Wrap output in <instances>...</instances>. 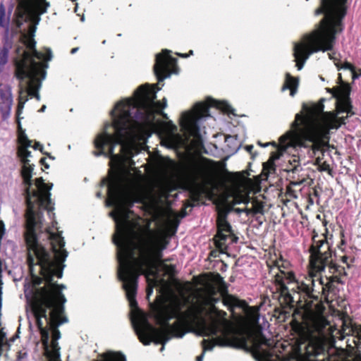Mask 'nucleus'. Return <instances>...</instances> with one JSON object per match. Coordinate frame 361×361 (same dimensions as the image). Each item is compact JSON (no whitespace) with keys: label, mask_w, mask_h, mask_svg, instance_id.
I'll list each match as a JSON object with an SVG mask.
<instances>
[{"label":"nucleus","mask_w":361,"mask_h":361,"mask_svg":"<svg viewBox=\"0 0 361 361\" xmlns=\"http://www.w3.org/2000/svg\"><path fill=\"white\" fill-rule=\"evenodd\" d=\"M137 154L95 153L96 156L104 154L111 159L109 177L103 183L108 185L106 205L114 207L109 215L116 222L113 240L117 246L118 276L132 308L137 306L135 295L141 274L146 276L149 296L158 283L151 269L157 265L169 274L174 270L173 266L164 264L161 260V252L169 244L166 235L152 230L149 222L133 215L128 209L136 201L143 178L141 171L133 166L132 158Z\"/></svg>","instance_id":"nucleus-1"},{"label":"nucleus","mask_w":361,"mask_h":361,"mask_svg":"<svg viewBox=\"0 0 361 361\" xmlns=\"http://www.w3.org/2000/svg\"><path fill=\"white\" fill-rule=\"evenodd\" d=\"M66 257H27L32 278V288L25 285L27 299L26 312L32 329L35 321L45 351L44 361H61L58 341L61 333L59 326L68 322L63 304L66 300L61 293L65 286L56 284L55 279L63 275Z\"/></svg>","instance_id":"nucleus-2"},{"label":"nucleus","mask_w":361,"mask_h":361,"mask_svg":"<svg viewBox=\"0 0 361 361\" xmlns=\"http://www.w3.org/2000/svg\"><path fill=\"white\" fill-rule=\"evenodd\" d=\"M327 91L336 99V111H324V106L320 102L310 107L303 106L304 115L298 114L293 123L295 130H290L279 140L278 151L273 154L271 159H279L286 152H295L298 147H307L306 142H312L311 148L314 154L326 147L331 130H338L345 123V118L353 115L350 102V87L348 84L327 89Z\"/></svg>","instance_id":"nucleus-3"},{"label":"nucleus","mask_w":361,"mask_h":361,"mask_svg":"<svg viewBox=\"0 0 361 361\" xmlns=\"http://www.w3.org/2000/svg\"><path fill=\"white\" fill-rule=\"evenodd\" d=\"M197 311L194 302H190L183 297H173L167 302H161L154 310V317L161 325L160 329L153 327L142 314H139L133 321L134 327L144 345H149L151 342L161 343L160 351L162 352L164 345L171 337L182 338L190 331L197 335L216 333L215 329L218 328V323L207 326Z\"/></svg>","instance_id":"nucleus-4"},{"label":"nucleus","mask_w":361,"mask_h":361,"mask_svg":"<svg viewBox=\"0 0 361 361\" xmlns=\"http://www.w3.org/2000/svg\"><path fill=\"white\" fill-rule=\"evenodd\" d=\"M214 291L211 289L204 293H197L194 301V306L197 307L198 315L204 320L207 326H210L214 322L221 324L216 328V333L202 335V336L214 337L211 340L204 339L202 341L203 353L197 357L196 361H203L204 352L212 350L216 345L245 348L248 343L259 361H269L271 354L269 350L264 349L263 346H270L271 343L269 340L264 337L260 330L249 326L245 329L244 334L238 337L226 319L211 317L209 322L206 321L205 317L214 313L216 310L215 303L218 301V299L214 297Z\"/></svg>","instance_id":"nucleus-5"},{"label":"nucleus","mask_w":361,"mask_h":361,"mask_svg":"<svg viewBox=\"0 0 361 361\" xmlns=\"http://www.w3.org/2000/svg\"><path fill=\"white\" fill-rule=\"evenodd\" d=\"M347 0H322L321 7L316 15L324 13L319 27L305 35L300 42L294 45L293 55L296 67L300 71L310 56L319 51L331 50L336 42V34L342 32V19L346 13Z\"/></svg>","instance_id":"nucleus-6"},{"label":"nucleus","mask_w":361,"mask_h":361,"mask_svg":"<svg viewBox=\"0 0 361 361\" xmlns=\"http://www.w3.org/2000/svg\"><path fill=\"white\" fill-rule=\"evenodd\" d=\"M311 270L309 276L304 280H296L294 274L290 271H285L282 262H276L274 269L278 270L274 274V281L278 286L277 290L285 298L286 302L290 304L294 302L291 292L304 293L309 297H313V292L324 290L323 282L319 272L323 271L331 262L332 256L330 245L326 239L315 240L310 248Z\"/></svg>","instance_id":"nucleus-7"},{"label":"nucleus","mask_w":361,"mask_h":361,"mask_svg":"<svg viewBox=\"0 0 361 361\" xmlns=\"http://www.w3.org/2000/svg\"><path fill=\"white\" fill-rule=\"evenodd\" d=\"M26 45L31 53L25 51L23 59L16 63L15 76L18 83V104L17 113L19 116L24 109L28 97L40 99L39 90L41 80L45 78L44 63L43 61L51 59V51L47 54L38 52L35 49L36 42L32 36L26 39Z\"/></svg>","instance_id":"nucleus-8"},{"label":"nucleus","mask_w":361,"mask_h":361,"mask_svg":"<svg viewBox=\"0 0 361 361\" xmlns=\"http://www.w3.org/2000/svg\"><path fill=\"white\" fill-rule=\"evenodd\" d=\"M304 325L309 334L308 344L305 353L308 356L320 354L324 350V343L331 334V327L326 317L319 312H309L304 316Z\"/></svg>","instance_id":"nucleus-9"},{"label":"nucleus","mask_w":361,"mask_h":361,"mask_svg":"<svg viewBox=\"0 0 361 361\" xmlns=\"http://www.w3.org/2000/svg\"><path fill=\"white\" fill-rule=\"evenodd\" d=\"M215 165L213 161L202 158L193 161L188 169V177L201 188L213 185Z\"/></svg>","instance_id":"nucleus-10"},{"label":"nucleus","mask_w":361,"mask_h":361,"mask_svg":"<svg viewBox=\"0 0 361 361\" xmlns=\"http://www.w3.org/2000/svg\"><path fill=\"white\" fill-rule=\"evenodd\" d=\"M49 3L46 0H19L16 12V23L20 27L27 20L39 21V16L47 12Z\"/></svg>","instance_id":"nucleus-11"},{"label":"nucleus","mask_w":361,"mask_h":361,"mask_svg":"<svg viewBox=\"0 0 361 361\" xmlns=\"http://www.w3.org/2000/svg\"><path fill=\"white\" fill-rule=\"evenodd\" d=\"M19 146L18 148V157L20 158L22 166V176L24 182L29 187L31 185V178L34 164L30 163V158L32 157L31 151L29 148L32 147V141L30 140L25 133L18 135Z\"/></svg>","instance_id":"nucleus-12"},{"label":"nucleus","mask_w":361,"mask_h":361,"mask_svg":"<svg viewBox=\"0 0 361 361\" xmlns=\"http://www.w3.org/2000/svg\"><path fill=\"white\" fill-rule=\"evenodd\" d=\"M170 51L164 49L161 53L157 54L154 64V73L159 82L169 78L172 73H178L176 59L170 54Z\"/></svg>","instance_id":"nucleus-13"},{"label":"nucleus","mask_w":361,"mask_h":361,"mask_svg":"<svg viewBox=\"0 0 361 361\" xmlns=\"http://www.w3.org/2000/svg\"><path fill=\"white\" fill-rule=\"evenodd\" d=\"M159 179L157 181V188L159 191V198L166 197L167 194L173 189L175 173L173 170V164L169 163L158 166Z\"/></svg>","instance_id":"nucleus-14"},{"label":"nucleus","mask_w":361,"mask_h":361,"mask_svg":"<svg viewBox=\"0 0 361 361\" xmlns=\"http://www.w3.org/2000/svg\"><path fill=\"white\" fill-rule=\"evenodd\" d=\"M0 111L5 120L9 117L13 106L12 89L10 85L0 84Z\"/></svg>","instance_id":"nucleus-15"},{"label":"nucleus","mask_w":361,"mask_h":361,"mask_svg":"<svg viewBox=\"0 0 361 361\" xmlns=\"http://www.w3.org/2000/svg\"><path fill=\"white\" fill-rule=\"evenodd\" d=\"M226 216L227 213L224 210L218 212V233L216 235V244L219 247L224 245V241H225L228 238L232 237L231 226L226 221Z\"/></svg>","instance_id":"nucleus-16"},{"label":"nucleus","mask_w":361,"mask_h":361,"mask_svg":"<svg viewBox=\"0 0 361 361\" xmlns=\"http://www.w3.org/2000/svg\"><path fill=\"white\" fill-rule=\"evenodd\" d=\"M298 85V78L292 77L290 73H287L286 74L284 84L281 87V91L284 92L287 90H289L290 95L293 97L297 92Z\"/></svg>","instance_id":"nucleus-17"},{"label":"nucleus","mask_w":361,"mask_h":361,"mask_svg":"<svg viewBox=\"0 0 361 361\" xmlns=\"http://www.w3.org/2000/svg\"><path fill=\"white\" fill-rule=\"evenodd\" d=\"M241 144L235 135H227L225 138V151L230 154H234L240 148Z\"/></svg>","instance_id":"nucleus-18"},{"label":"nucleus","mask_w":361,"mask_h":361,"mask_svg":"<svg viewBox=\"0 0 361 361\" xmlns=\"http://www.w3.org/2000/svg\"><path fill=\"white\" fill-rule=\"evenodd\" d=\"M343 338L345 336H353L357 338V342H361V325L350 324V325L344 324L342 329Z\"/></svg>","instance_id":"nucleus-19"},{"label":"nucleus","mask_w":361,"mask_h":361,"mask_svg":"<svg viewBox=\"0 0 361 361\" xmlns=\"http://www.w3.org/2000/svg\"><path fill=\"white\" fill-rule=\"evenodd\" d=\"M13 11V6H11L8 13L3 3L0 4V26L8 31L11 15Z\"/></svg>","instance_id":"nucleus-20"},{"label":"nucleus","mask_w":361,"mask_h":361,"mask_svg":"<svg viewBox=\"0 0 361 361\" xmlns=\"http://www.w3.org/2000/svg\"><path fill=\"white\" fill-rule=\"evenodd\" d=\"M245 314L248 322L250 324H255L259 320V309L257 307H246Z\"/></svg>","instance_id":"nucleus-21"},{"label":"nucleus","mask_w":361,"mask_h":361,"mask_svg":"<svg viewBox=\"0 0 361 361\" xmlns=\"http://www.w3.org/2000/svg\"><path fill=\"white\" fill-rule=\"evenodd\" d=\"M11 46L8 44L0 48V69L2 70L8 61Z\"/></svg>","instance_id":"nucleus-22"},{"label":"nucleus","mask_w":361,"mask_h":361,"mask_svg":"<svg viewBox=\"0 0 361 361\" xmlns=\"http://www.w3.org/2000/svg\"><path fill=\"white\" fill-rule=\"evenodd\" d=\"M223 301L224 305L231 307L240 306L241 303H243L242 301H240L236 298L228 295L224 297Z\"/></svg>","instance_id":"nucleus-23"},{"label":"nucleus","mask_w":361,"mask_h":361,"mask_svg":"<svg viewBox=\"0 0 361 361\" xmlns=\"http://www.w3.org/2000/svg\"><path fill=\"white\" fill-rule=\"evenodd\" d=\"M316 164L317 165V169L319 171H326L329 174L331 173V169L330 165L326 161H322L319 158H317L316 159Z\"/></svg>","instance_id":"nucleus-24"},{"label":"nucleus","mask_w":361,"mask_h":361,"mask_svg":"<svg viewBox=\"0 0 361 361\" xmlns=\"http://www.w3.org/2000/svg\"><path fill=\"white\" fill-rule=\"evenodd\" d=\"M249 202H250V197H249L248 195H238L233 197V204L235 205V204H239L241 203L248 204Z\"/></svg>","instance_id":"nucleus-25"},{"label":"nucleus","mask_w":361,"mask_h":361,"mask_svg":"<svg viewBox=\"0 0 361 361\" xmlns=\"http://www.w3.org/2000/svg\"><path fill=\"white\" fill-rule=\"evenodd\" d=\"M252 208L250 209L251 213L256 214H263L264 212V205L263 203L255 201L252 203Z\"/></svg>","instance_id":"nucleus-26"},{"label":"nucleus","mask_w":361,"mask_h":361,"mask_svg":"<svg viewBox=\"0 0 361 361\" xmlns=\"http://www.w3.org/2000/svg\"><path fill=\"white\" fill-rule=\"evenodd\" d=\"M288 162L293 166L292 170H295L300 166V159L295 154L289 159Z\"/></svg>","instance_id":"nucleus-27"},{"label":"nucleus","mask_w":361,"mask_h":361,"mask_svg":"<svg viewBox=\"0 0 361 361\" xmlns=\"http://www.w3.org/2000/svg\"><path fill=\"white\" fill-rule=\"evenodd\" d=\"M335 63V66L337 67V68L338 70L340 69H348V70H350L351 71H354V67L353 66L348 63V62H345L343 65H340V63L338 62H336L335 61L334 62Z\"/></svg>","instance_id":"nucleus-28"},{"label":"nucleus","mask_w":361,"mask_h":361,"mask_svg":"<svg viewBox=\"0 0 361 361\" xmlns=\"http://www.w3.org/2000/svg\"><path fill=\"white\" fill-rule=\"evenodd\" d=\"M5 225L2 221H0V240L3 238L5 234Z\"/></svg>","instance_id":"nucleus-29"},{"label":"nucleus","mask_w":361,"mask_h":361,"mask_svg":"<svg viewBox=\"0 0 361 361\" xmlns=\"http://www.w3.org/2000/svg\"><path fill=\"white\" fill-rule=\"evenodd\" d=\"M235 212L238 213V214H240V213H243V212H245L247 215L251 214V210L250 209H247V208H245V209H240V208H237L235 209Z\"/></svg>","instance_id":"nucleus-30"},{"label":"nucleus","mask_w":361,"mask_h":361,"mask_svg":"<svg viewBox=\"0 0 361 361\" xmlns=\"http://www.w3.org/2000/svg\"><path fill=\"white\" fill-rule=\"evenodd\" d=\"M193 53V51L191 50L190 51V54H179V53H177L176 54L181 56V57H183V58H186L188 57L189 55H192Z\"/></svg>","instance_id":"nucleus-31"},{"label":"nucleus","mask_w":361,"mask_h":361,"mask_svg":"<svg viewBox=\"0 0 361 361\" xmlns=\"http://www.w3.org/2000/svg\"><path fill=\"white\" fill-rule=\"evenodd\" d=\"M78 47L73 48V49H71V53L72 54H73L76 53L78 51Z\"/></svg>","instance_id":"nucleus-32"},{"label":"nucleus","mask_w":361,"mask_h":361,"mask_svg":"<svg viewBox=\"0 0 361 361\" xmlns=\"http://www.w3.org/2000/svg\"><path fill=\"white\" fill-rule=\"evenodd\" d=\"M253 148V146L252 145H247L246 146V149L249 152H250Z\"/></svg>","instance_id":"nucleus-33"},{"label":"nucleus","mask_w":361,"mask_h":361,"mask_svg":"<svg viewBox=\"0 0 361 361\" xmlns=\"http://www.w3.org/2000/svg\"><path fill=\"white\" fill-rule=\"evenodd\" d=\"M39 146H40V145H39V143H36V144L35 145V146H33V148H34L35 149H39Z\"/></svg>","instance_id":"nucleus-34"},{"label":"nucleus","mask_w":361,"mask_h":361,"mask_svg":"<svg viewBox=\"0 0 361 361\" xmlns=\"http://www.w3.org/2000/svg\"><path fill=\"white\" fill-rule=\"evenodd\" d=\"M45 109H46V106H45V105H43V106H42V108L40 109L39 111H41V112H44V111H45Z\"/></svg>","instance_id":"nucleus-35"},{"label":"nucleus","mask_w":361,"mask_h":361,"mask_svg":"<svg viewBox=\"0 0 361 361\" xmlns=\"http://www.w3.org/2000/svg\"><path fill=\"white\" fill-rule=\"evenodd\" d=\"M329 58H330L331 59H334V58L332 56V55H331V54H329Z\"/></svg>","instance_id":"nucleus-36"},{"label":"nucleus","mask_w":361,"mask_h":361,"mask_svg":"<svg viewBox=\"0 0 361 361\" xmlns=\"http://www.w3.org/2000/svg\"><path fill=\"white\" fill-rule=\"evenodd\" d=\"M97 196L98 197H101V192H97Z\"/></svg>","instance_id":"nucleus-37"},{"label":"nucleus","mask_w":361,"mask_h":361,"mask_svg":"<svg viewBox=\"0 0 361 361\" xmlns=\"http://www.w3.org/2000/svg\"><path fill=\"white\" fill-rule=\"evenodd\" d=\"M153 202H154V203H153V204H157V201L156 200H153Z\"/></svg>","instance_id":"nucleus-38"},{"label":"nucleus","mask_w":361,"mask_h":361,"mask_svg":"<svg viewBox=\"0 0 361 361\" xmlns=\"http://www.w3.org/2000/svg\"><path fill=\"white\" fill-rule=\"evenodd\" d=\"M268 145H269V143H267L266 145H264V147L268 146Z\"/></svg>","instance_id":"nucleus-39"}]
</instances>
